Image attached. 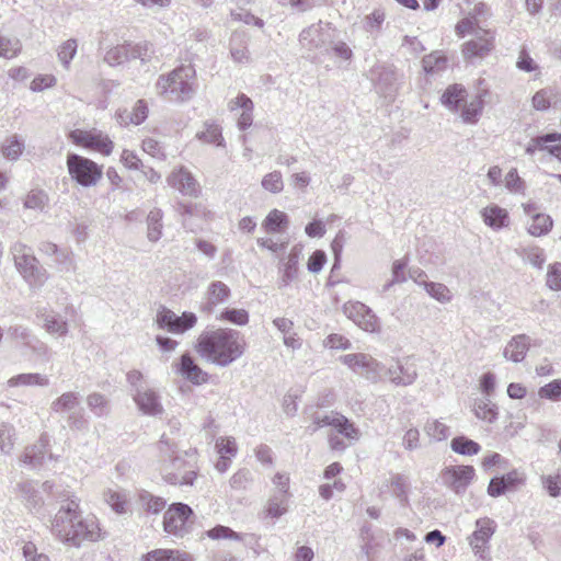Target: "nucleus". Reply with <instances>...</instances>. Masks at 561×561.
<instances>
[{"instance_id":"obj_12","label":"nucleus","mask_w":561,"mask_h":561,"mask_svg":"<svg viewBox=\"0 0 561 561\" xmlns=\"http://www.w3.org/2000/svg\"><path fill=\"white\" fill-rule=\"evenodd\" d=\"M344 313L360 329L367 332L379 330V320L374 311L363 302H347L344 305Z\"/></svg>"},{"instance_id":"obj_48","label":"nucleus","mask_w":561,"mask_h":561,"mask_svg":"<svg viewBox=\"0 0 561 561\" xmlns=\"http://www.w3.org/2000/svg\"><path fill=\"white\" fill-rule=\"evenodd\" d=\"M253 483V474L249 469L238 470L230 479V488L234 491H247Z\"/></svg>"},{"instance_id":"obj_27","label":"nucleus","mask_w":561,"mask_h":561,"mask_svg":"<svg viewBox=\"0 0 561 561\" xmlns=\"http://www.w3.org/2000/svg\"><path fill=\"white\" fill-rule=\"evenodd\" d=\"M36 318L43 322L44 328L51 334L62 336L68 332L67 321L62 320L54 312H47L46 309H37Z\"/></svg>"},{"instance_id":"obj_10","label":"nucleus","mask_w":561,"mask_h":561,"mask_svg":"<svg viewBox=\"0 0 561 561\" xmlns=\"http://www.w3.org/2000/svg\"><path fill=\"white\" fill-rule=\"evenodd\" d=\"M68 137L75 145L98 151L104 156H110L114 148L110 137L98 129H73Z\"/></svg>"},{"instance_id":"obj_17","label":"nucleus","mask_w":561,"mask_h":561,"mask_svg":"<svg viewBox=\"0 0 561 561\" xmlns=\"http://www.w3.org/2000/svg\"><path fill=\"white\" fill-rule=\"evenodd\" d=\"M13 260L18 271L23 275L24 278H35L39 270L37 267V260L31 253V250L22 243H15L11 248Z\"/></svg>"},{"instance_id":"obj_26","label":"nucleus","mask_w":561,"mask_h":561,"mask_svg":"<svg viewBox=\"0 0 561 561\" xmlns=\"http://www.w3.org/2000/svg\"><path fill=\"white\" fill-rule=\"evenodd\" d=\"M480 213L483 222L494 230H500L510 225L508 211L499 205H489L484 207Z\"/></svg>"},{"instance_id":"obj_60","label":"nucleus","mask_w":561,"mask_h":561,"mask_svg":"<svg viewBox=\"0 0 561 561\" xmlns=\"http://www.w3.org/2000/svg\"><path fill=\"white\" fill-rule=\"evenodd\" d=\"M207 536L214 540L218 539H232V540H241L242 535L236 533L228 526L217 525L214 528L207 530Z\"/></svg>"},{"instance_id":"obj_50","label":"nucleus","mask_w":561,"mask_h":561,"mask_svg":"<svg viewBox=\"0 0 561 561\" xmlns=\"http://www.w3.org/2000/svg\"><path fill=\"white\" fill-rule=\"evenodd\" d=\"M334 430L337 434L343 435L345 438L351 440H357L359 438V430L355 427L347 417L340 415L334 423Z\"/></svg>"},{"instance_id":"obj_16","label":"nucleus","mask_w":561,"mask_h":561,"mask_svg":"<svg viewBox=\"0 0 561 561\" xmlns=\"http://www.w3.org/2000/svg\"><path fill=\"white\" fill-rule=\"evenodd\" d=\"M231 297V290L227 284L221 280H213L204 293V300L201 302L199 310L203 313L211 314L215 309L226 304Z\"/></svg>"},{"instance_id":"obj_14","label":"nucleus","mask_w":561,"mask_h":561,"mask_svg":"<svg viewBox=\"0 0 561 561\" xmlns=\"http://www.w3.org/2000/svg\"><path fill=\"white\" fill-rule=\"evenodd\" d=\"M370 79L376 90L385 98H392L398 89V73L392 66L376 65L370 70Z\"/></svg>"},{"instance_id":"obj_9","label":"nucleus","mask_w":561,"mask_h":561,"mask_svg":"<svg viewBox=\"0 0 561 561\" xmlns=\"http://www.w3.org/2000/svg\"><path fill=\"white\" fill-rule=\"evenodd\" d=\"M156 322L159 329L165 330L173 334H183L197 323V317L194 312L184 311L178 316L171 309L161 306L158 309Z\"/></svg>"},{"instance_id":"obj_15","label":"nucleus","mask_w":561,"mask_h":561,"mask_svg":"<svg viewBox=\"0 0 561 561\" xmlns=\"http://www.w3.org/2000/svg\"><path fill=\"white\" fill-rule=\"evenodd\" d=\"M473 35L474 38L462 46V55L466 59L483 58L494 48V35L491 31L478 27Z\"/></svg>"},{"instance_id":"obj_36","label":"nucleus","mask_w":561,"mask_h":561,"mask_svg":"<svg viewBox=\"0 0 561 561\" xmlns=\"http://www.w3.org/2000/svg\"><path fill=\"white\" fill-rule=\"evenodd\" d=\"M46 444L47 440L42 437L39 444L26 447L22 461L32 468L41 466L44 462Z\"/></svg>"},{"instance_id":"obj_39","label":"nucleus","mask_w":561,"mask_h":561,"mask_svg":"<svg viewBox=\"0 0 561 561\" xmlns=\"http://www.w3.org/2000/svg\"><path fill=\"white\" fill-rule=\"evenodd\" d=\"M87 404L90 411L98 417L106 416L110 414V401L102 393L93 392L89 394L87 398Z\"/></svg>"},{"instance_id":"obj_53","label":"nucleus","mask_w":561,"mask_h":561,"mask_svg":"<svg viewBox=\"0 0 561 561\" xmlns=\"http://www.w3.org/2000/svg\"><path fill=\"white\" fill-rule=\"evenodd\" d=\"M541 483L551 497H559L561 495V468L554 474L542 476Z\"/></svg>"},{"instance_id":"obj_51","label":"nucleus","mask_w":561,"mask_h":561,"mask_svg":"<svg viewBox=\"0 0 561 561\" xmlns=\"http://www.w3.org/2000/svg\"><path fill=\"white\" fill-rule=\"evenodd\" d=\"M424 289L439 302H448L451 299L448 287L442 283L424 282Z\"/></svg>"},{"instance_id":"obj_62","label":"nucleus","mask_w":561,"mask_h":561,"mask_svg":"<svg viewBox=\"0 0 561 561\" xmlns=\"http://www.w3.org/2000/svg\"><path fill=\"white\" fill-rule=\"evenodd\" d=\"M23 148V142L14 135L3 145L2 152L5 158L16 160L21 156Z\"/></svg>"},{"instance_id":"obj_6","label":"nucleus","mask_w":561,"mask_h":561,"mask_svg":"<svg viewBox=\"0 0 561 561\" xmlns=\"http://www.w3.org/2000/svg\"><path fill=\"white\" fill-rule=\"evenodd\" d=\"M335 30L331 23L319 21L304 28L299 34V44L301 48L309 54L317 50L329 51V46L333 44ZM310 57V55H308Z\"/></svg>"},{"instance_id":"obj_52","label":"nucleus","mask_w":561,"mask_h":561,"mask_svg":"<svg viewBox=\"0 0 561 561\" xmlns=\"http://www.w3.org/2000/svg\"><path fill=\"white\" fill-rule=\"evenodd\" d=\"M14 427L8 423L0 424V450L1 453L9 455L14 446Z\"/></svg>"},{"instance_id":"obj_32","label":"nucleus","mask_w":561,"mask_h":561,"mask_svg":"<svg viewBox=\"0 0 561 561\" xmlns=\"http://www.w3.org/2000/svg\"><path fill=\"white\" fill-rule=\"evenodd\" d=\"M409 486L408 478L401 473H392L390 478V488L392 495L399 501L400 505L405 507L409 505Z\"/></svg>"},{"instance_id":"obj_47","label":"nucleus","mask_w":561,"mask_h":561,"mask_svg":"<svg viewBox=\"0 0 561 561\" xmlns=\"http://www.w3.org/2000/svg\"><path fill=\"white\" fill-rule=\"evenodd\" d=\"M104 501L112 507L117 514L126 513L127 497L126 494L121 491L107 490L103 494Z\"/></svg>"},{"instance_id":"obj_38","label":"nucleus","mask_w":561,"mask_h":561,"mask_svg":"<svg viewBox=\"0 0 561 561\" xmlns=\"http://www.w3.org/2000/svg\"><path fill=\"white\" fill-rule=\"evenodd\" d=\"M553 220L547 214L537 213L533 215L531 224L528 227L529 234L534 237H541L552 229Z\"/></svg>"},{"instance_id":"obj_24","label":"nucleus","mask_w":561,"mask_h":561,"mask_svg":"<svg viewBox=\"0 0 561 561\" xmlns=\"http://www.w3.org/2000/svg\"><path fill=\"white\" fill-rule=\"evenodd\" d=\"M228 108L233 112L238 108L242 110L238 118V127L240 130L248 129L253 123V101L244 93L238 94V96L228 103Z\"/></svg>"},{"instance_id":"obj_13","label":"nucleus","mask_w":561,"mask_h":561,"mask_svg":"<svg viewBox=\"0 0 561 561\" xmlns=\"http://www.w3.org/2000/svg\"><path fill=\"white\" fill-rule=\"evenodd\" d=\"M474 476L476 470L472 466H450L442 473L444 483L456 494L465 493Z\"/></svg>"},{"instance_id":"obj_46","label":"nucleus","mask_w":561,"mask_h":561,"mask_svg":"<svg viewBox=\"0 0 561 561\" xmlns=\"http://www.w3.org/2000/svg\"><path fill=\"white\" fill-rule=\"evenodd\" d=\"M197 138L204 142L213 144L218 147L225 145L221 128L217 124H205V130L197 134Z\"/></svg>"},{"instance_id":"obj_40","label":"nucleus","mask_w":561,"mask_h":561,"mask_svg":"<svg viewBox=\"0 0 561 561\" xmlns=\"http://www.w3.org/2000/svg\"><path fill=\"white\" fill-rule=\"evenodd\" d=\"M162 210L159 208H153L149 211L147 216V226L148 233L147 237L149 241L157 242L162 234Z\"/></svg>"},{"instance_id":"obj_29","label":"nucleus","mask_w":561,"mask_h":561,"mask_svg":"<svg viewBox=\"0 0 561 561\" xmlns=\"http://www.w3.org/2000/svg\"><path fill=\"white\" fill-rule=\"evenodd\" d=\"M80 407V396L77 392H65L50 404V410L58 414H69Z\"/></svg>"},{"instance_id":"obj_43","label":"nucleus","mask_w":561,"mask_h":561,"mask_svg":"<svg viewBox=\"0 0 561 561\" xmlns=\"http://www.w3.org/2000/svg\"><path fill=\"white\" fill-rule=\"evenodd\" d=\"M474 414L478 419L493 423L497 419V407L489 398H483L476 402Z\"/></svg>"},{"instance_id":"obj_19","label":"nucleus","mask_w":561,"mask_h":561,"mask_svg":"<svg viewBox=\"0 0 561 561\" xmlns=\"http://www.w3.org/2000/svg\"><path fill=\"white\" fill-rule=\"evenodd\" d=\"M387 374L392 383L397 386H409L415 381L417 369L413 360L405 358L403 360H397L394 365H391Z\"/></svg>"},{"instance_id":"obj_45","label":"nucleus","mask_w":561,"mask_h":561,"mask_svg":"<svg viewBox=\"0 0 561 561\" xmlns=\"http://www.w3.org/2000/svg\"><path fill=\"white\" fill-rule=\"evenodd\" d=\"M127 45L129 50V59H140L141 62H148L151 60L154 54L152 45L148 42H141L137 44L127 43Z\"/></svg>"},{"instance_id":"obj_23","label":"nucleus","mask_w":561,"mask_h":561,"mask_svg":"<svg viewBox=\"0 0 561 561\" xmlns=\"http://www.w3.org/2000/svg\"><path fill=\"white\" fill-rule=\"evenodd\" d=\"M176 373L194 385H202L208 380V374L194 362L188 353L181 356L176 364Z\"/></svg>"},{"instance_id":"obj_59","label":"nucleus","mask_w":561,"mask_h":561,"mask_svg":"<svg viewBox=\"0 0 561 561\" xmlns=\"http://www.w3.org/2000/svg\"><path fill=\"white\" fill-rule=\"evenodd\" d=\"M77 41L73 38H70L61 44L58 50V58L64 67H69L71 60L77 54Z\"/></svg>"},{"instance_id":"obj_1","label":"nucleus","mask_w":561,"mask_h":561,"mask_svg":"<svg viewBox=\"0 0 561 561\" xmlns=\"http://www.w3.org/2000/svg\"><path fill=\"white\" fill-rule=\"evenodd\" d=\"M54 484L49 481L42 483L44 492L56 497L57 511L49 518V529L53 537L65 546L81 548L87 542L104 539L99 519L92 513L84 514L80 508V500L68 492L56 494Z\"/></svg>"},{"instance_id":"obj_31","label":"nucleus","mask_w":561,"mask_h":561,"mask_svg":"<svg viewBox=\"0 0 561 561\" xmlns=\"http://www.w3.org/2000/svg\"><path fill=\"white\" fill-rule=\"evenodd\" d=\"M467 95L461 84L449 85L442 95V103L453 112H457Z\"/></svg>"},{"instance_id":"obj_49","label":"nucleus","mask_w":561,"mask_h":561,"mask_svg":"<svg viewBox=\"0 0 561 561\" xmlns=\"http://www.w3.org/2000/svg\"><path fill=\"white\" fill-rule=\"evenodd\" d=\"M128 45H117L108 49L104 55V61L110 66L122 65L129 60Z\"/></svg>"},{"instance_id":"obj_2","label":"nucleus","mask_w":561,"mask_h":561,"mask_svg":"<svg viewBox=\"0 0 561 561\" xmlns=\"http://www.w3.org/2000/svg\"><path fill=\"white\" fill-rule=\"evenodd\" d=\"M245 342L239 331L216 329L199 334L195 350L202 358L226 367L244 353Z\"/></svg>"},{"instance_id":"obj_30","label":"nucleus","mask_w":561,"mask_h":561,"mask_svg":"<svg viewBox=\"0 0 561 561\" xmlns=\"http://www.w3.org/2000/svg\"><path fill=\"white\" fill-rule=\"evenodd\" d=\"M289 225V218L286 213L273 209L265 217L262 226L267 233L284 232Z\"/></svg>"},{"instance_id":"obj_35","label":"nucleus","mask_w":561,"mask_h":561,"mask_svg":"<svg viewBox=\"0 0 561 561\" xmlns=\"http://www.w3.org/2000/svg\"><path fill=\"white\" fill-rule=\"evenodd\" d=\"M299 252L293 249L284 263V268L279 279V287L288 286L298 274Z\"/></svg>"},{"instance_id":"obj_5","label":"nucleus","mask_w":561,"mask_h":561,"mask_svg":"<svg viewBox=\"0 0 561 561\" xmlns=\"http://www.w3.org/2000/svg\"><path fill=\"white\" fill-rule=\"evenodd\" d=\"M67 170L70 178L83 187L95 186L103 175V167L78 153H68Z\"/></svg>"},{"instance_id":"obj_64","label":"nucleus","mask_w":561,"mask_h":561,"mask_svg":"<svg viewBox=\"0 0 561 561\" xmlns=\"http://www.w3.org/2000/svg\"><path fill=\"white\" fill-rule=\"evenodd\" d=\"M547 285L552 290H561V263L556 262L549 266Z\"/></svg>"},{"instance_id":"obj_4","label":"nucleus","mask_w":561,"mask_h":561,"mask_svg":"<svg viewBox=\"0 0 561 561\" xmlns=\"http://www.w3.org/2000/svg\"><path fill=\"white\" fill-rule=\"evenodd\" d=\"M195 69L191 65H181L167 75L159 76L156 82L157 93L170 102H185L194 95Z\"/></svg>"},{"instance_id":"obj_42","label":"nucleus","mask_w":561,"mask_h":561,"mask_svg":"<svg viewBox=\"0 0 561 561\" xmlns=\"http://www.w3.org/2000/svg\"><path fill=\"white\" fill-rule=\"evenodd\" d=\"M139 502L147 513L159 514L167 505L163 497L156 496L148 491L142 490L139 493Z\"/></svg>"},{"instance_id":"obj_7","label":"nucleus","mask_w":561,"mask_h":561,"mask_svg":"<svg viewBox=\"0 0 561 561\" xmlns=\"http://www.w3.org/2000/svg\"><path fill=\"white\" fill-rule=\"evenodd\" d=\"M340 360L353 373L373 382L378 381L383 373V366L366 353L342 355Z\"/></svg>"},{"instance_id":"obj_55","label":"nucleus","mask_w":561,"mask_h":561,"mask_svg":"<svg viewBox=\"0 0 561 561\" xmlns=\"http://www.w3.org/2000/svg\"><path fill=\"white\" fill-rule=\"evenodd\" d=\"M48 203L47 194L42 190H32L24 199V207L43 210Z\"/></svg>"},{"instance_id":"obj_28","label":"nucleus","mask_w":561,"mask_h":561,"mask_svg":"<svg viewBox=\"0 0 561 561\" xmlns=\"http://www.w3.org/2000/svg\"><path fill=\"white\" fill-rule=\"evenodd\" d=\"M142 561H193L191 554L176 549H154L142 556Z\"/></svg>"},{"instance_id":"obj_18","label":"nucleus","mask_w":561,"mask_h":561,"mask_svg":"<svg viewBox=\"0 0 561 561\" xmlns=\"http://www.w3.org/2000/svg\"><path fill=\"white\" fill-rule=\"evenodd\" d=\"M133 399L138 409L146 415L157 416L164 411L157 391L150 388H136Z\"/></svg>"},{"instance_id":"obj_25","label":"nucleus","mask_w":561,"mask_h":561,"mask_svg":"<svg viewBox=\"0 0 561 561\" xmlns=\"http://www.w3.org/2000/svg\"><path fill=\"white\" fill-rule=\"evenodd\" d=\"M530 346V337L527 334L513 336L503 351L507 360L520 363L524 360Z\"/></svg>"},{"instance_id":"obj_11","label":"nucleus","mask_w":561,"mask_h":561,"mask_svg":"<svg viewBox=\"0 0 561 561\" xmlns=\"http://www.w3.org/2000/svg\"><path fill=\"white\" fill-rule=\"evenodd\" d=\"M495 529V522L489 517L479 518L476 522V530L469 537V545L481 560H488L490 557L488 543Z\"/></svg>"},{"instance_id":"obj_54","label":"nucleus","mask_w":561,"mask_h":561,"mask_svg":"<svg viewBox=\"0 0 561 561\" xmlns=\"http://www.w3.org/2000/svg\"><path fill=\"white\" fill-rule=\"evenodd\" d=\"M385 12L380 9L374 10L370 14L366 15L363 20V27L366 32L374 34L380 31L385 21Z\"/></svg>"},{"instance_id":"obj_8","label":"nucleus","mask_w":561,"mask_h":561,"mask_svg":"<svg viewBox=\"0 0 561 561\" xmlns=\"http://www.w3.org/2000/svg\"><path fill=\"white\" fill-rule=\"evenodd\" d=\"M193 510L184 503H172L163 515V529L176 537H183L188 533Z\"/></svg>"},{"instance_id":"obj_21","label":"nucleus","mask_w":561,"mask_h":561,"mask_svg":"<svg viewBox=\"0 0 561 561\" xmlns=\"http://www.w3.org/2000/svg\"><path fill=\"white\" fill-rule=\"evenodd\" d=\"M171 187L178 190L181 194L197 197L199 185L192 173L184 168L174 170L168 178Z\"/></svg>"},{"instance_id":"obj_33","label":"nucleus","mask_w":561,"mask_h":561,"mask_svg":"<svg viewBox=\"0 0 561 561\" xmlns=\"http://www.w3.org/2000/svg\"><path fill=\"white\" fill-rule=\"evenodd\" d=\"M488 92L483 91L477 94V96L468 104H465L462 112H461V118L467 124H474L477 123L479 116L482 113L483 106H484V100Z\"/></svg>"},{"instance_id":"obj_3","label":"nucleus","mask_w":561,"mask_h":561,"mask_svg":"<svg viewBox=\"0 0 561 561\" xmlns=\"http://www.w3.org/2000/svg\"><path fill=\"white\" fill-rule=\"evenodd\" d=\"M159 471L163 480L172 485H193L196 471L185 469L187 462L179 455L178 444L163 434L158 442Z\"/></svg>"},{"instance_id":"obj_34","label":"nucleus","mask_w":561,"mask_h":561,"mask_svg":"<svg viewBox=\"0 0 561 561\" xmlns=\"http://www.w3.org/2000/svg\"><path fill=\"white\" fill-rule=\"evenodd\" d=\"M450 448L454 453L462 456H473L481 450L479 443L465 435L454 437L450 442Z\"/></svg>"},{"instance_id":"obj_58","label":"nucleus","mask_w":561,"mask_h":561,"mask_svg":"<svg viewBox=\"0 0 561 561\" xmlns=\"http://www.w3.org/2000/svg\"><path fill=\"white\" fill-rule=\"evenodd\" d=\"M262 186L271 193H279L284 188L283 175L279 171H273L262 179Z\"/></svg>"},{"instance_id":"obj_56","label":"nucleus","mask_w":561,"mask_h":561,"mask_svg":"<svg viewBox=\"0 0 561 561\" xmlns=\"http://www.w3.org/2000/svg\"><path fill=\"white\" fill-rule=\"evenodd\" d=\"M425 433L436 439L444 440L449 436V427L437 420H428L424 426Z\"/></svg>"},{"instance_id":"obj_20","label":"nucleus","mask_w":561,"mask_h":561,"mask_svg":"<svg viewBox=\"0 0 561 561\" xmlns=\"http://www.w3.org/2000/svg\"><path fill=\"white\" fill-rule=\"evenodd\" d=\"M18 486L21 492V497L27 510L39 519H45L46 513L44 507V500L39 491L36 489V483L33 481H25L19 483Z\"/></svg>"},{"instance_id":"obj_44","label":"nucleus","mask_w":561,"mask_h":561,"mask_svg":"<svg viewBox=\"0 0 561 561\" xmlns=\"http://www.w3.org/2000/svg\"><path fill=\"white\" fill-rule=\"evenodd\" d=\"M216 319L242 327L249 322V312L245 309L225 308Z\"/></svg>"},{"instance_id":"obj_37","label":"nucleus","mask_w":561,"mask_h":561,"mask_svg":"<svg viewBox=\"0 0 561 561\" xmlns=\"http://www.w3.org/2000/svg\"><path fill=\"white\" fill-rule=\"evenodd\" d=\"M9 387H19V386H41L46 387L49 385V379L37 373L30 374H20L13 376L8 380Z\"/></svg>"},{"instance_id":"obj_63","label":"nucleus","mask_w":561,"mask_h":561,"mask_svg":"<svg viewBox=\"0 0 561 561\" xmlns=\"http://www.w3.org/2000/svg\"><path fill=\"white\" fill-rule=\"evenodd\" d=\"M22 554L25 561H50L47 554L38 552L36 545L32 541L23 542Z\"/></svg>"},{"instance_id":"obj_22","label":"nucleus","mask_w":561,"mask_h":561,"mask_svg":"<svg viewBox=\"0 0 561 561\" xmlns=\"http://www.w3.org/2000/svg\"><path fill=\"white\" fill-rule=\"evenodd\" d=\"M524 481L525 479L522 473L517 470H512L500 477L492 478L488 485V494L492 497H499L518 484H523Z\"/></svg>"},{"instance_id":"obj_61","label":"nucleus","mask_w":561,"mask_h":561,"mask_svg":"<svg viewBox=\"0 0 561 561\" xmlns=\"http://www.w3.org/2000/svg\"><path fill=\"white\" fill-rule=\"evenodd\" d=\"M66 421L70 430L83 431L88 427V420L80 407L67 414Z\"/></svg>"},{"instance_id":"obj_57","label":"nucleus","mask_w":561,"mask_h":561,"mask_svg":"<svg viewBox=\"0 0 561 561\" xmlns=\"http://www.w3.org/2000/svg\"><path fill=\"white\" fill-rule=\"evenodd\" d=\"M538 396L541 399H547L553 402L561 401V379H554L549 383L540 387L538 390Z\"/></svg>"},{"instance_id":"obj_41","label":"nucleus","mask_w":561,"mask_h":561,"mask_svg":"<svg viewBox=\"0 0 561 561\" xmlns=\"http://www.w3.org/2000/svg\"><path fill=\"white\" fill-rule=\"evenodd\" d=\"M287 495L274 493L267 501L265 514L271 518H279L287 512Z\"/></svg>"}]
</instances>
